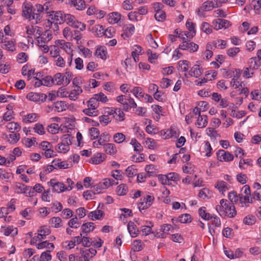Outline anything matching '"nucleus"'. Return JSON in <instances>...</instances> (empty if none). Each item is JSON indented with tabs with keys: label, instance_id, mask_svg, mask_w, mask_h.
Returning a JSON list of instances; mask_svg holds the SVG:
<instances>
[{
	"label": "nucleus",
	"instance_id": "obj_1",
	"mask_svg": "<svg viewBox=\"0 0 261 261\" xmlns=\"http://www.w3.org/2000/svg\"><path fill=\"white\" fill-rule=\"evenodd\" d=\"M44 7L40 4L35 6L30 3H24L22 6V16L29 21H34L35 24L40 23L44 11Z\"/></svg>",
	"mask_w": 261,
	"mask_h": 261
},
{
	"label": "nucleus",
	"instance_id": "obj_2",
	"mask_svg": "<svg viewBox=\"0 0 261 261\" xmlns=\"http://www.w3.org/2000/svg\"><path fill=\"white\" fill-rule=\"evenodd\" d=\"M66 22L69 25L83 31L86 29V25L79 21L74 16L70 14H64L63 22Z\"/></svg>",
	"mask_w": 261,
	"mask_h": 261
},
{
	"label": "nucleus",
	"instance_id": "obj_3",
	"mask_svg": "<svg viewBox=\"0 0 261 261\" xmlns=\"http://www.w3.org/2000/svg\"><path fill=\"white\" fill-rule=\"evenodd\" d=\"M220 203L224 208V217L227 216L229 218H233L236 216L237 211L233 203L224 199L220 200Z\"/></svg>",
	"mask_w": 261,
	"mask_h": 261
},
{
	"label": "nucleus",
	"instance_id": "obj_4",
	"mask_svg": "<svg viewBox=\"0 0 261 261\" xmlns=\"http://www.w3.org/2000/svg\"><path fill=\"white\" fill-rule=\"evenodd\" d=\"M53 180H50L48 182V184L51 185L53 187V189L55 192L57 193H61L65 190L70 191L72 189L71 186L74 184L73 180H70L71 181V185H68L67 187L62 182H54Z\"/></svg>",
	"mask_w": 261,
	"mask_h": 261
},
{
	"label": "nucleus",
	"instance_id": "obj_5",
	"mask_svg": "<svg viewBox=\"0 0 261 261\" xmlns=\"http://www.w3.org/2000/svg\"><path fill=\"white\" fill-rule=\"evenodd\" d=\"M161 133L165 139L171 138H176L179 136L178 129L174 125H171L169 129L162 130Z\"/></svg>",
	"mask_w": 261,
	"mask_h": 261
},
{
	"label": "nucleus",
	"instance_id": "obj_6",
	"mask_svg": "<svg viewBox=\"0 0 261 261\" xmlns=\"http://www.w3.org/2000/svg\"><path fill=\"white\" fill-rule=\"evenodd\" d=\"M15 192L17 194L23 193L27 197H32L33 194L31 187L18 183L15 187Z\"/></svg>",
	"mask_w": 261,
	"mask_h": 261
},
{
	"label": "nucleus",
	"instance_id": "obj_7",
	"mask_svg": "<svg viewBox=\"0 0 261 261\" xmlns=\"http://www.w3.org/2000/svg\"><path fill=\"white\" fill-rule=\"evenodd\" d=\"M47 98L46 94L41 93L30 92L27 95V98L30 100L43 102Z\"/></svg>",
	"mask_w": 261,
	"mask_h": 261
},
{
	"label": "nucleus",
	"instance_id": "obj_8",
	"mask_svg": "<svg viewBox=\"0 0 261 261\" xmlns=\"http://www.w3.org/2000/svg\"><path fill=\"white\" fill-rule=\"evenodd\" d=\"M178 48L183 50H188L190 53L197 51L199 46L193 42H182L178 46Z\"/></svg>",
	"mask_w": 261,
	"mask_h": 261
},
{
	"label": "nucleus",
	"instance_id": "obj_9",
	"mask_svg": "<svg viewBox=\"0 0 261 261\" xmlns=\"http://www.w3.org/2000/svg\"><path fill=\"white\" fill-rule=\"evenodd\" d=\"M218 160L220 162H230L233 160L234 156L231 153L224 150H219L217 152Z\"/></svg>",
	"mask_w": 261,
	"mask_h": 261
},
{
	"label": "nucleus",
	"instance_id": "obj_10",
	"mask_svg": "<svg viewBox=\"0 0 261 261\" xmlns=\"http://www.w3.org/2000/svg\"><path fill=\"white\" fill-rule=\"evenodd\" d=\"M214 29L219 30L221 29H227L231 25V23L227 20L218 18L213 21Z\"/></svg>",
	"mask_w": 261,
	"mask_h": 261
},
{
	"label": "nucleus",
	"instance_id": "obj_11",
	"mask_svg": "<svg viewBox=\"0 0 261 261\" xmlns=\"http://www.w3.org/2000/svg\"><path fill=\"white\" fill-rule=\"evenodd\" d=\"M202 72V68L199 65L195 64L191 68L188 73H185V76L187 78L189 76H193L197 78L199 77Z\"/></svg>",
	"mask_w": 261,
	"mask_h": 261
},
{
	"label": "nucleus",
	"instance_id": "obj_12",
	"mask_svg": "<svg viewBox=\"0 0 261 261\" xmlns=\"http://www.w3.org/2000/svg\"><path fill=\"white\" fill-rule=\"evenodd\" d=\"M66 3L79 11H82L86 8V3L84 0H67Z\"/></svg>",
	"mask_w": 261,
	"mask_h": 261
},
{
	"label": "nucleus",
	"instance_id": "obj_13",
	"mask_svg": "<svg viewBox=\"0 0 261 261\" xmlns=\"http://www.w3.org/2000/svg\"><path fill=\"white\" fill-rule=\"evenodd\" d=\"M113 184H118V182H117L116 183H114L111 182V180H106L105 182H99L98 184L95 185H93V187L96 192V193L94 192V194L100 193L102 190L108 188L110 186H112Z\"/></svg>",
	"mask_w": 261,
	"mask_h": 261
},
{
	"label": "nucleus",
	"instance_id": "obj_14",
	"mask_svg": "<svg viewBox=\"0 0 261 261\" xmlns=\"http://www.w3.org/2000/svg\"><path fill=\"white\" fill-rule=\"evenodd\" d=\"M52 38L51 30H46L40 36L37 37V43H46L49 42Z\"/></svg>",
	"mask_w": 261,
	"mask_h": 261
},
{
	"label": "nucleus",
	"instance_id": "obj_15",
	"mask_svg": "<svg viewBox=\"0 0 261 261\" xmlns=\"http://www.w3.org/2000/svg\"><path fill=\"white\" fill-rule=\"evenodd\" d=\"M217 7V0H210L204 2L202 4L201 6V10L202 11H208Z\"/></svg>",
	"mask_w": 261,
	"mask_h": 261
},
{
	"label": "nucleus",
	"instance_id": "obj_16",
	"mask_svg": "<svg viewBox=\"0 0 261 261\" xmlns=\"http://www.w3.org/2000/svg\"><path fill=\"white\" fill-rule=\"evenodd\" d=\"M218 191L224 195V192L230 189V186L224 180H218L215 186Z\"/></svg>",
	"mask_w": 261,
	"mask_h": 261
},
{
	"label": "nucleus",
	"instance_id": "obj_17",
	"mask_svg": "<svg viewBox=\"0 0 261 261\" xmlns=\"http://www.w3.org/2000/svg\"><path fill=\"white\" fill-rule=\"evenodd\" d=\"M63 17L64 13L61 11L53 12L50 15L51 21L58 22L60 24L63 22Z\"/></svg>",
	"mask_w": 261,
	"mask_h": 261
},
{
	"label": "nucleus",
	"instance_id": "obj_18",
	"mask_svg": "<svg viewBox=\"0 0 261 261\" xmlns=\"http://www.w3.org/2000/svg\"><path fill=\"white\" fill-rule=\"evenodd\" d=\"M110 115H113V117L119 121H123L124 119V113L120 109H110L109 111Z\"/></svg>",
	"mask_w": 261,
	"mask_h": 261
},
{
	"label": "nucleus",
	"instance_id": "obj_19",
	"mask_svg": "<svg viewBox=\"0 0 261 261\" xmlns=\"http://www.w3.org/2000/svg\"><path fill=\"white\" fill-rule=\"evenodd\" d=\"M252 202V198L250 195L243 196V194L239 195V204L241 207H248L249 204Z\"/></svg>",
	"mask_w": 261,
	"mask_h": 261
},
{
	"label": "nucleus",
	"instance_id": "obj_20",
	"mask_svg": "<svg viewBox=\"0 0 261 261\" xmlns=\"http://www.w3.org/2000/svg\"><path fill=\"white\" fill-rule=\"evenodd\" d=\"M241 75V71L239 69H235V72L232 75L230 84L234 89H237L240 86H242V84L238 81Z\"/></svg>",
	"mask_w": 261,
	"mask_h": 261
},
{
	"label": "nucleus",
	"instance_id": "obj_21",
	"mask_svg": "<svg viewBox=\"0 0 261 261\" xmlns=\"http://www.w3.org/2000/svg\"><path fill=\"white\" fill-rule=\"evenodd\" d=\"M128 96L126 95H119L117 97V101L120 103L123 106V108L125 111H128L130 110V107L128 104Z\"/></svg>",
	"mask_w": 261,
	"mask_h": 261
},
{
	"label": "nucleus",
	"instance_id": "obj_22",
	"mask_svg": "<svg viewBox=\"0 0 261 261\" xmlns=\"http://www.w3.org/2000/svg\"><path fill=\"white\" fill-rule=\"evenodd\" d=\"M127 229L130 235L133 238L136 237L139 233V230L135 224L134 222L129 221L127 224Z\"/></svg>",
	"mask_w": 261,
	"mask_h": 261
},
{
	"label": "nucleus",
	"instance_id": "obj_23",
	"mask_svg": "<svg viewBox=\"0 0 261 261\" xmlns=\"http://www.w3.org/2000/svg\"><path fill=\"white\" fill-rule=\"evenodd\" d=\"M2 43L3 44L2 47L7 51L13 52L16 50V46L13 40L7 41L5 40Z\"/></svg>",
	"mask_w": 261,
	"mask_h": 261
},
{
	"label": "nucleus",
	"instance_id": "obj_24",
	"mask_svg": "<svg viewBox=\"0 0 261 261\" xmlns=\"http://www.w3.org/2000/svg\"><path fill=\"white\" fill-rule=\"evenodd\" d=\"M95 228L94 224L93 222H87L84 223L81 226L82 231L80 235L82 236L83 233H88L92 231Z\"/></svg>",
	"mask_w": 261,
	"mask_h": 261
},
{
	"label": "nucleus",
	"instance_id": "obj_25",
	"mask_svg": "<svg viewBox=\"0 0 261 261\" xmlns=\"http://www.w3.org/2000/svg\"><path fill=\"white\" fill-rule=\"evenodd\" d=\"M104 215V212L102 211L98 210L90 212L88 217L92 220H100L103 217Z\"/></svg>",
	"mask_w": 261,
	"mask_h": 261
},
{
	"label": "nucleus",
	"instance_id": "obj_26",
	"mask_svg": "<svg viewBox=\"0 0 261 261\" xmlns=\"http://www.w3.org/2000/svg\"><path fill=\"white\" fill-rule=\"evenodd\" d=\"M39 117L38 114L36 113H30L25 115H24L22 118V121L24 123H32L37 121Z\"/></svg>",
	"mask_w": 261,
	"mask_h": 261
},
{
	"label": "nucleus",
	"instance_id": "obj_27",
	"mask_svg": "<svg viewBox=\"0 0 261 261\" xmlns=\"http://www.w3.org/2000/svg\"><path fill=\"white\" fill-rule=\"evenodd\" d=\"M121 15L118 12H112L108 14V20L110 23L115 24L120 20Z\"/></svg>",
	"mask_w": 261,
	"mask_h": 261
},
{
	"label": "nucleus",
	"instance_id": "obj_28",
	"mask_svg": "<svg viewBox=\"0 0 261 261\" xmlns=\"http://www.w3.org/2000/svg\"><path fill=\"white\" fill-rule=\"evenodd\" d=\"M83 90L81 87L75 85L74 88L71 91L68 95V97L70 100H75L80 93L82 92Z\"/></svg>",
	"mask_w": 261,
	"mask_h": 261
},
{
	"label": "nucleus",
	"instance_id": "obj_29",
	"mask_svg": "<svg viewBox=\"0 0 261 261\" xmlns=\"http://www.w3.org/2000/svg\"><path fill=\"white\" fill-rule=\"evenodd\" d=\"M56 169H67L69 168V164L66 161H61L60 159H55L51 162Z\"/></svg>",
	"mask_w": 261,
	"mask_h": 261
},
{
	"label": "nucleus",
	"instance_id": "obj_30",
	"mask_svg": "<svg viewBox=\"0 0 261 261\" xmlns=\"http://www.w3.org/2000/svg\"><path fill=\"white\" fill-rule=\"evenodd\" d=\"M158 179H178L179 178V175L175 172H170L165 174L157 175Z\"/></svg>",
	"mask_w": 261,
	"mask_h": 261
},
{
	"label": "nucleus",
	"instance_id": "obj_31",
	"mask_svg": "<svg viewBox=\"0 0 261 261\" xmlns=\"http://www.w3.org/2000/svg\"><path fill=\"white\" fill-rule=\"evenodd\" d=\"M107 50L106 48L103 46H100L98 47L95 52V56L97 58H99L103 60H105L107 58Z\"/></svg>",
	"mask_w": 261,
	"mask_h": 261
},
{
	"label": "nucleus",
	"instance_id": "obj_32",
	"mask_svg": "<svg viewBox=\"0 0 261 261\" xmlns=\"http://www.w3.org/2000/svg\"><path fill=\"white\" fill-rule=\"evenodd\" d=\"M54 110L58 112L65 111L67 108V105L65 101H59L54 103Z\"/></svg>",
	"mask_w": 261,
	"mask_h": 261
},
{
	"label": "nucleus",
	"instance_id": "obj_33",
	"mask_svg": "<svg viewBox=\"0 0 261 261\" xmlns=\"http://www.w3.org/2000/svg\"><path fill=\"white\" fill-rule=\"evenodd\" d=\"M6 128L11 133H17L20 131L21 126L17 122H11L7 124Z\"/></svg>",
	"mask_w": 261,
	"mask_h": 261
},
{
	"label": "nucleus",
	"instance_id": "obj_34",
	"mask_svg": "<svg viewBox=\"0 0 261 261\" xmlns=\"http://www.w3.org/2000/svg\"><path fill=\"white\" fill-rule=\"evenodd\" d=\"M65 76L61 73H57L53 77L54 84L61 85L64 84Z\"/></svg>",
	"mask_w": 261,
	"mask_h": 261
},
{
	"label": "nucleus",
	"instance_id": "obj_35",
	"mask_svg": "<svg viewBox=\"0 0 261 261\" xmlns=\"http://www.w3.org/2000/svg\"><path fill=\"white\" fill-rule=\"evenodd\" d=\"M190 62L187 60H180L178 62V70L181 72H186L189 68Z\"/></svg>",
	"mask_w": 261,
	"mask_h": 261
},
{
	"label": "nucleus",
	"instance_id": "obj_36",
	"mask_svg": "<svg viewBox=\"0 0 261 261\" xmlns=\"http://www.w3.org/2000/svg\"><path fill=\"white\" fill-rule=\"evenodd\" d=\"M207 124V116L200 115L197 117L196 125L199 128L204 127Z\"/></svg>",
	"mask_w": 261,
	"mask_h": 261
},
{
	"label": "nucleus",
	"instance_id": "obj_37",
	"mask_svg": "<svg viewBox=\"0 0 261 261\" xmlns=\"http://www.w3.org/2000/svg\"><path fill=\"white\" fill-rule=\"evenodd\" d=\"M37 248L38 249L48 248L50 251H53L55 248V246L53 243H48L47 241H45L38 244L37 245Z\"/></svg>",
	"mask_w": 261,
	"mask_h": 261
},
{
	"label": "nucleus",
	"instance_id": "obj_38",
	"mask_svg": "<svg viewBox=\"0 0 261 261\" xmlns=\"http://www.w3.org/2000/svg\"><path fill=\"white\" fill-rule=\"evenodd\" d=\"M142 51L141 46L136 45L133 47V51L132 53V56L136 62L139 60V55Z\"/></svg>",
	"mask_w": 261,
	"mask_h": 261
},
{
	"label": "nucleus",
	"instance_id": "obj_39",
	"mask_svg": "<svg viewBox=\"0 0 261 261\" xmlns=\"http://www.w3.org/2000/svg\"><path fill=\"white\" fill-rule=\"evenodd\" d=\"M103 146H104L105 151L108 154H109L111 155L114 154L117 151L116 147L114 144L107 143Z\"/></svg>",
	"mask_w": 261,
	"mask_h": 261
},
{
	"label": "nucleus",
	"instance_id": "obj_40",
	"mask_svg": "<svg viewBox=\"0 0 261 261\" xmlns=\"http://www.w3.org/2000/svg\"><path fill=\"white\" fill-rule=\"evenodd\" d=\"M198 213L199 216L203 219L205 220H209L213 218L210 213H206L205 207H201L198 210Z\"/></svg>",
	"mask_w": 261,
	"mask_h": 261
},
{
	"label": "nucleus",
	"instance_id": "obj_41",
	"mask_svg": "<svg viewBox=\"0 0 261 261\" xmlns=\"http://www.w3.org/2000/svg\"><path fill=\"white\" fill-rule=\"evenodd\" d=\"M56 169L55 167H54V164H51V165H48L46 167H44L43 168V170L40 173V178L41 179L42 178H44L45 175L50 173L51 171H53L54 169Z\"/></svg>",
	"mask_w": 261,
	"mask_h": 261
},
{
	"label": "nucleus",
	"instance_id": "obj_42",
	"mask_svg": "<svg viewBox=\"0 0 261 261\" xmlns=\"http://www.w3.org/2000/svg\"><path fill=\"white\" fill-rule=\"evenodd\" d=\"M70 149V146L68 145L65 144L62 142L58 144V146L56 147V150L59 153H65L67 152Z\"/></svg>",
	"mask_w": 261,
	"mask_h": 261
},
{
	"label": "nucleus",
	"instance_id": "obj_43",
	"mask_svg": "<svg viewBox=\"0 0 261 261\" xmlns=\"http://www.w3.org/2000/svg\"><path fill=\"white\" fill-rule=\"evenodd\" d=\"M105 160V158L102 153H97L94 157L91 159L90 163L93 164H99Z\"/></svg>",
	"mask_w": 261,
	"mask_h": 261
},
{
	"label": "nucleus",
	"instance_id": "obj_44",
	"mask_svg": "<svg viewBox=\"0 0 261 261\" xmlns=\"http://www.w3.org/2000/svg\"><path fill=\"white\" fill-rule=\"evenodd\" d=\"M99 134L98 129L96 127H91L89 129V135L91 140L98 138Z\"/></svg>",
	"mask_w": 261,
	"mask_h": 261
},
{
	"label": "nucleus",
	"instance_id": "obj_45",
	"mask_svg": "<svg viewBox=\"0 0 261 261\" xmlns=\"http://www.w3.org/2000/svg\"><path fill=\"white\" fill-rule=\"evenodd\" d=\"M256 222V218L254 216L249 215L243 219V223L247 225H252Z\"/></svg>",
	"mask_w": 261,
	"mask_h": 261
},
{
	"label": "nucleus",
	"instance_id": "obj_46",
	"mask_svg": "<svg viewBox=\"0 0 261 261\" xmlns=\"http://www.w3.org/2000/svg\"><path fill=\"white\" fill-rule=\"evenodd\" d=\"M144 248L142 241L140 240H136L133 242V247L132 250L134 252H138L141 251Z\"/></svg>",
	"mask_w": 261,
	"mask_h": 261
},
{
	"label": "nucleus",
	"instance_id": "obj_47",
	"mask_svg": "<svg viewBox=\"0 0 261 261\" xmlns=\"http://www.w3.org/2000/svg\"><path fill=\"white\" fill-rule=\"evenodd\" d=\"M111 136L108 132L102 133L99 136L98 140L100 141L101 143H102V145H105L106 144L107 142L110 141Z\"/></svg>",
	"mask_w": 261,
	"mask_h": 261
},
{
	"label": "nucleus",
	"instance_id": "obj_48",
	"mask_svg": "<svg viewBox=\"0 0 261 261\" xmlns=\"http://www.w3.org/2000/svg\"><path fill=\"white\" fill-rule=\"evenodd\" d=\"M191 216L189 214H184L178 217V222L181 223H190L192 221Z\"/></svg>",
	"mask_w": 261,
	"mask_h": 261
},
{
	"label": "nucleus",
	"instance_id": "obj_49",
	"mask_svg": "<svg viewBox=\"0 0 261 261\" xmlns=\"http://www.w3.org/2000/svg\"><path fill=\"white\" fill-rule=\"evenodd\" d=\"M186 25L187 28L191 33V38H193L196 35L195 23L190 21L189 20H188L186 22Z\"/></svg>",
	"mask_w": 261,
	"mask_h": 261
},
{
	"label": "nucleus",
	"instance_id": "obj_50",
	"mask_svg": "<svg viewBox=\"0 0 261 261\" xmlns=\"http://www.w3.org/2000/svg\"><path fill=\"white\" fill-rule=\"evenodd\" d=\"M136 97L140 98L144 97V93L142 88L140 87H135L132 90L130 91Z\"/></svg>",
	"mask_w": 261,
	"mask_h": 261
},
{
	"label": "nucleus",
	"instance_id": "obj_51",
	"mask_svg": "<svg viewBox=\"0 0 261 261\" xmlns=\"http://www.w3.org/2000/svg\"><path fill=\"white\" fill-rule=\"evenodd\" d=\"M125 173L128 178H133L137 174V170L133 166H130L126 168Z\"/></svg>",
	"mask_w": 261,
	"mask_h": 261
},
{
	"label": "nucleus",
	"instance_id": "obj_52",
	"mask_svg": "<svg viewBox=\"0 0 261 261\" xmlns=\"http://www.w3.org/2000/svg\"><path fill=\"white\" fill-rule=\"evenodd\" d=\"M114 141L118 144L122 143L125 139V136L121 133H117L113 136Z\"/></svg>",
	"mask_w": 261,
	"mask_h": 261
},
{
	"label": "nucleus",
	"instance_id": "obj_53",
	"mask_svg": "<svg viewBox=\"0 0 261 261\" xmlns=\"http://www.w3.org/2000/svg\"><path fill=\"white\" fill-rule=\"evenodd\" d=\"M145 171L148 175H150V177H152L156 175V169L153 165H147L145 167Z\"/></svg>",
	"mask_w": 261,
	"mask_h": 261
},
{
	"label": "nucleus",
	"instance_id": "obj_54",
	"mask_svg": "<svg viewBox=\"0 0 261 261\" xmlns=\"http://www.w3.org/2000/svg\"><path fill=\"white\" fill-rule=\"evenodd\" d=\"M127 192V187L124 184H120L117 188L116 193L118 195H125Z\"/></svg>",
	"mask_w": 261,
	"mask_h": 261
},
{
	"label": "nucleus",
	"instance_id": "obj_55",
	"mask_svg": "<svg viewBox=\"0 0 261 261\" xmlns=\"http://www.w3.org/2000/svg\"><path fill=\"white\" fill-rule=\"evenodd\" d=\"M62 222L61 219L59 217H55L49 220V223L51 226L55 228H59L61 226L60 223Z\"/></svg>",
	"mask_w": 261,
	"mask_h": 261
},
{
	"label": "nucleus",
	"instance_id": "obj_56",
	"mask_svg": "<svg viewBox=\"0 0 261 261\" xmlns=\"http://www.w3.org/2000/svg\"><path fill=\"white\" fill-rule=\"evenodd\" d=\"M95 35L98 37L104 36L105 28L101 25H96L93 29Z\"/></svg>",
	"mask_w": 261,
	"mask_h": 261
},
{
	"label": "nucleus",
	"instance_id": "obj_57",
	"mask_svg": "<svg viewBox=\"0 0 261 261\" xmlns=\"http://www.w3.org/2000/svg\"><path fill=\"white\" fill-rule=\"evenodd\" d=\"M130 144L134 147L135 151H140L143 149V147L141 144L135 138L132 139Z\"/></svg>",
	"mask_w": 261,
	"mask_h": 261
},
{
	"label": "nucleus",
	"instance_id": "obj_58",
	"mask_svg": "<svg viewBox=\"0 0 261 261\" xmlns=\"http://www.w3.org/2000/svg\"><path fill=\"white\" fill-rule=\"evenodd\" d=\"M99 103L96 100L95 98L92 97L87 102V106L90 108H93L97 110L99 106Z\"/></svg>",
	"mask_w": 261,
	"mask_h": 261
},
{
	"label": "nucleus",
	"instance_id": "obj_59",
	"mask_svg": "<svg viewBox=\"0 0 261 261\" xmlns=\"http://www.w3.org/2000/svg\"><path fill=\"white\" fill-rule=\"evenodd\" d=\"M13 177L10 172H8L4 169H0V178L2 179H8Z\"/></svg>",
	"mask_w": 261,
	"mask_h": 261
},
{
	"label": "nucleus",
	"instance_id": "obj_60",
	"mask_svg": "<svg viewBox=\"0 0 261 261\" xmlns=\"http://www.w3.org/2000/svg\"><path fill=\"white\" fill-rule=\"evenodd\" d=\"M9 139L8 141L10 143H16L20 139V135L16 132L11 133V134L9 135Z\"/></svg>",
	"mask_w": 261,
	"mask_h": 261
},
{
	"label": "nucleus",
	"instance_id": "obj_61",
	"mask_svg": "<svg viewBox=\"0 0 261 261\" xmlns=\"http://www.w3.org/2000/svg\"><path fill=\"white\" fill-rule=\"evenodd\" d=\"M83 112L89 116H96L98 115L97 110L88 107V108L83 110Z\"/></svg>",
	"mask_w": 261,
	"mask_h": 261
},
{
	"label": "nucleus",
	"instance_id": "obj_62",
	"mask_svg": "<svg viewBox=\"0 0 261 261\" xmlns=\"http://www.w3.org/2000/svg\"><path fill=\"white\" fill-rule=\"evenodd\" d=\"M80 223L78 221V219L75 217L71 219L68 223V225L71 228H77L80 227Z\"/></svg>",
	"mask_w": 261,
	"mask_h": 261
},
{
	"label": "nucleus",
	"instance_id": "obj_63",
	"mask_svg": "<svg viewBox=\"0 0 261 261\" xmlns=\"http://www.w3.org/2000/svg\"><path fill=\"white\" fill-rule=\"evenodd\" d=\"M93 96L94 98H95L98 102L100 101L105 103L108 101L107 97L103 93L101 92L98 94H95L93 95Z\"/></svg>",
	"mask_w": 261,
	"mask_h": 261
},
{
	"label": "nucleus",
	"instance_id": "obj_64",
	"mask_svg": "<svg viewBox=\"0 0 261 261\" xmlns=\"http://www.w3.org/2000/svg\"><path fill=\"white\" fill-rule=\"evenodd\" d=\"M51 251L50 250H48L42 252L40 256V260L42 261H50L51 259V255L50 254Z\"/></svg>",
	"mask_w": 261,
	"mask_h": 261
}]
</instances>
